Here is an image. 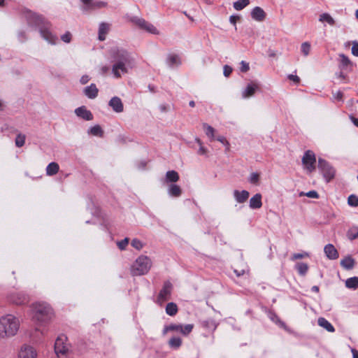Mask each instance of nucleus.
Returning <instances> with one entry per match:
<instances>
[{
	"label": "nucleus",
	"mask_w": 358,
	"mask_h": 358,
	"mask_svg": "<svg viewBox=\"0 0 358 358\" xmlns=\"http://www.w3.org/2000/svg\"><path fill=\"white\" fill-rule=\"evenodd\" d=\"M109 30V25L106 23L102 22L99 27V40L103 41L106 39V36Z\"/></svg>",
	"instance_id": "4be33fe9"
},
{
	"label": "nucleus",
	"mask_w": 358,
	"mask_h": 358,
	"mask_svg": "<svg viewBox=\"0 0 358 358\" xmlns=\"http://www.w3.org/2000/svg\"><path fill=\"white\" fill-rule=\"evenodd\" d=\"M173 285L171 282L166 281L160 290L156 300V303L162 306L166 301L171 299Z\"/></svg>",
	"instance_id": "0eeeda50"
},
{
	"label": "nucleus",
	"mask_w": 358,
	"mask_h": 358,
	"mask_svg": "<svg viewBox=\"0 0 358 358\" xmlns=\"http://www.w3.org/2000/svg\"><path fill=\"white\" fill-rule=\"evenodd\" d=\"M193 328L194 325L192 324L185 325L180 324H171L164 328L163 334H166L169 331H176L180 333L182 336H186L192 332Z\"/></svg>",
	"instance_id": "423d86ee"
},
{
	"label": "nucleus",
	"mask_w": 358,
	"mask_h": 358,
	"mask_svg": "<svg viewBox=\"0 0 358 358\" xmlns=\"http://www.w3.org/2000/svg\"><path fill=\"white\" fill-rule=\"evenodd\" d=\"M348 237L350 240H354L358 238V227H353L348 231Z\"/></svg>",
	"instance_id": "e433bc0d"
},
{
	"label": "nucleus",
	"mask_w": 358,
	"mask_h": 358,
	"mask_svg": "<svg viewBox=\"0 0 358 358\" xmlns=\"http://www.w3.org/2000/svg\"><path fill=\"white\" fill-rule=\"evenodd\" d=\"M26 136L24 134H18L15 138V145L18 148L22 147L25 143Z\"/></svg>",
	"instance_id": "72a5a7b5"
},
{
	"label": "nucleus",
	"mask_w": 358,
	"mask_h": 358,
	"mask_svg": "<svg viewBox=\"0 0 358 358\" xmlns=\"http://www.w3.org/2000/svg\"><path fill=\"white\" fill-rule=\"evenodd\" d=\"M317 324L320 327L324 328L329 332L333 333L335 331V329L333 325L324 317H319L317 320Z\"/></svg>",
	"instance_id": "412c9836"
},
{
	"label": "nucleus",
	"mask_w": 358,
	"mask_h": 358,
	"mask_svg": "<svg viewBox=\"0 0 358 358\" xmlns=\"http://www.w3.org/2000/svg\"><path fill=\"white\" fill-rule=\"evenodd\" d=\"M182 345V340L179 337H172L169 341V345L173 349L179 348Z\"/></svg>",
	"instance_id": "2f4dec72"
},
{
	"label": "nucleus",
	"mask_w": 358,
	"mask_h": 358,
	"mask_svg": "<svg viewBox=\"0 0 358 358\" xmlns=\"http://www.w3.org/2000/svg\"><path fill=\"white\" fill-rule=\"evenodd\" d=\"M352 121L355 126L358 127V118L352 117Z\"/></svg>",
	"instance_id": "0e129e2a"
},
{
	"label": "nucleus",
	"mask_w": 358,
	"mask_h": 358,
	"mask_svg": "<svg viewBox=\"0 0 358 358\" xmlns=\"http://www.w3.org/2000/svg\"><path fill=\"white\" fill-rule=\"evenodd\" d=\"M258 88L259 86L255 83H250L248 84L246 87L242 92V97L243 99H248L250 96H252Z\"/></svg>",
	"instance_id": "ddd939ff"
},
{
	"label": "nucleus",
	"mask_w": 358,
	"mask_h": 358,
	"mask_svg": "<svg viewBox=\"0 0 358 358\" xmlns=\"http://www.w3.org/2000/svg\"><path fill=\"white\" fill-rule=\"evenodd\" d=\"M223 69H223V70H224V71H223V73H224V76H226V77H229V75H230V74L231 73V72H232V68H231V67H230V66H228V65H225V66H224V68H223Z\"/></svg>",
	"instance_id": "603ef678"
},
{
	"label": "nucleus",
	"mask_w": 358,
	"mask_h": 358,
	"mask_svg": "<svg viewBox=\"0 0 358 358\" xmlns=\"http://www.w3.org/2000/svg\"><path fill=\"white\" fill-rule=\"evenodd\" d=\"M37 352L36 350L27 345H24L19 350L17 358H36Z\"/></svg>",
	"instance_id": "9d476101"
},
{
	"label": "nucleus",
	"mask_w": 358,
	"mask_h": 358,
	"mask_svg": "<svg viewBox=\"0 0 358 358\" xmlns=\"http://www.w3.org/2000/svg\"><path fill=\"white\" fill-rule=\"evenodd\" d=\"M129 239L128 238H125L123 240H122L121 241H118L117 243L118 248L121 250H124L129 243Z\"/></svg>",
	"instance_id": "de8ad7c7"
},
{
	"label": "nucleus",
	"mask_w": 358,
	"mask_h": 358,
	"mask_svg": "<svg viewBox=\"0 0 358 358\" xmlns=\"http://www.w3.org/2000/svg\"><path fill=\"white\" fill-rule=\"evenodd\" d=\"M166 62L171 67L178 66L181 64L179 57L175 54L169 55L167 57Z\"/></svg>",
	"instance_id": "b1692460"
},
{
	"label": "nucleus",
	"mask_w": 358,
	"mask_h": 358,
	"mask_svg": "<svg viewBox=\"0 0 358 358\" xmlns=\"http://www.w3.org/2000/svg\"><path fill=\"white\" fill-rule=\"evenodd\" d=\"M307 256H308V253H295L292 255V259L295 260L298 259H302Z\"/></svg>",
	"instance_id": "864d4df0"
},
{
	"label": "nucleus",
	"mask_w": 358,
	"mask_h": 358,
	"mask_svg": "<svg viewBox=\"0 0 358 358\" xmlns=\"http://www.w3.org/2000/svg\"><path fill=\"white\" fill-rule=\"evenodd\" d=\"M348 203L350 206L353 207L358 206V196L356 195L352 194L349 196L348 199Z\"/></svg>",
	"instance_id": "ea45409f"
},
{
	"label": "nucleus",
	"mask_w": 358,
	"mask_h": 358,
	"mask_svg": "<svg viewBox=\"0 0 358 358\" xmlns=\"http://www.w3.org/2000/svg\"><path fill=\"white\" fill-rule=\"evenodd\" d=\"M345 286L350 289H356L358 287V277L348 278L345 281Z\"/></svg>",
	"instance_id": "7c9ffc66"
},
{
	"label": "nucleus",
	"mask_w": 358,
	"mask_h": 358,
	"mask_svg": "<svg viewBox=\"0 0 358 358\" xmlns=\"http://www.w3.org/2000/svg\"><path fill=\"white\" fill-rule=\"evenodd\" d=\"M216 140L218 141L219 142L222 143V144H223L226 146L227 151L229 150V148H230L229 143L224 136H217Z\"/></svg>",
	"instance_id": "09e8293b"
},
{
	"label": "nucleus",
	"mask_w": 358,
	"mask_h": 358,
	"mask_svg": "<svg viewBox=\"0 0 358 358\" xmlns=\"http://www.w3.org/2000/svg\"><path fill=\"white\" fill-rule=\"evenodd\" d=\"M234 272L236 273L237 276H241L243 275L245 273L244 270H242L241 272H238V271L235 270Z\"/></svg>",
	"instance_id": "69168bd1"
},
{
	"label": "nucleus",
	"mask_w": 358,
	"mask_h": 358,
	"mask_svg": "<svg viewBox=\"0 0 358 358\" xmlns=\"http://www.w3.org/2000/svg\"><path fill=\"white\" fill-rule=\"evenodd\" d=\"M83 92L86 96L92 99L97 96L99 90L96 85L92 83L90 86L86 87L84 89Z\"/></svg>",
	"instance_id": "a211bd4d"
},
{
	"label": "nucleus",
	"mask_w": 358,
	"mask_h": 358,
	"mask_svg": "<svg viewBox=\"0 0 358 358\" xmlns=\"http://www.w3.org/2000/svg\"><path fill=\"white\" fill-rule=\"evenodd\" d=\"M249 195V192L246 190H242L241 192L238 190L234 191V196L236 201L239 203L245 202L248 200Z\"/></svg>",
	"instance_id": "aec40b11"
},
{
	"label": "nucleus",
	"mask_w": 358,
	"mask_h": 358,
	"mask_svg": "<svg viewBox=\"0 0 358 358\" xmlns=\"http://www.w3.org/2000/svg\"><path fill=\"white\" fill-rule=\"evenodd\" d=\"M303 195H306V196H308L309 198H313V199H317L319 197L318 193L315 190H311L306 193L301 192L299 194V196H303Z\"/></svg>",
	"instance_id": "a18cd8bd"
},
{
	"label": "nucleus",
	"mask_w": 358,
	"mask_h": 358,
	"mask_svg": "<svg viewBox=\"0 0 358 358\" xmlns=\"http://www.w3.org/2000/svg\"><path fill=\"white\" fill-rule=\"evenodd\" d=\"M352 53L358 57V43L354 42L352 47Z\"/></svg>",
	"instance_id": "6e6d98bb"
},
{
	"label": "nucleus",
	"mask_w": 358,
	"mask_h": 358,
	"mask_svg": "<svg viewBox=\"0 0 358 358\" xmlns=\"http://www.w3.org/2000/svg\"><path fill=\"white\" fill-rule=\"evenodd\" d=\"M61 39L65 43H70L71 41V34L69 31L66 32L61 36Z\"/></svg>",
	"instance_id": "8fccbe9b"
},
{
	"label": "nucleus",
	"mask_w": 358,
	"mask_h": 358,
	"mask_svg": "<svg viewBox=\"0 0 358 358\" xmlns=\"http://www.w3.org/2000/svg\"><path fill=\"white\" fill-rule=\"evenodd\" d=\"M196 143L199 145V149L198 150V154L201 155L207 154V149L202 145V143L199 138H196Z\"/></svg>",
	"instance_id": "49530a36"
},
{
	"label": "nucleus",
	"mask_w": 358,
	"mask_h": 358,
	"mask_svg": "<svg viewBox=\"0 0 358 358\" xmlns=\"http://www.w3.org/2000/svg\"><path fill=\"white\" fill-rule=\"evenodd\" d=\"M240 20V17L238 15H231L229 17V22L236 26V23L238 20Z\"/></svg>",
	"instance_id": "bf43d9fd"
},
{
	"label": "nucleus",
	"mask_w": 358,
	"mask_h": 358,
	"mask_svg": "<svg viewBox=\"0 0 358 358\" xmlns=\"http://www.w3.org/2000/svg\"><path fill=\"white\" fill-rule=\"evenodd\" d=\"M152 266L151 259L146 255H140L132 264L130 273L132 276H139L147 274Z\"/></svg>",
	"instance_id": "7ed1b4c3"
},
{
	"label": "nucleus",
	"mask_w": 358,
	"mask_h": 358,
	"mask_svg": "<svg viewBox=\"0 0 358 358\" xmlns=\"http://www.w3.org/2000/svg\"><path fill=\"white\" fill-rule=\"evenodd\" d=\"M90 133L93 136H102L103 130L99 125H95L90 128Z\"/></svg>",
	"instance_id": "c9c22d12"
},
{
	"label": "nucleus",
	"mask_w": 358,
	"mask_h": 358,
	"mask_svg": "<svg viewBox=\"0 0 358 358\" xmlns=\"http://www.w3.org/2000/svg\"><path fill=\"white\" fill-rule=\"evenodd\" d=\"M318 169L322 172L327 182H329L335 176V169L324 159H318Z\"/></svg>",
	"instance_id": "6e6552de"
},
{
	"label": "nucleus",
	"mask_w": 358,
	"mask_h": 358,
	"mask_svg": "<svg viewBox=\"0 0 358 358\" xmlns=\"http://www.w3.org/2000/svg\"><path fill=\"white\" fill-rule=\"evenodd\" d=\"M334 98L338 101H342L343 93L341 91H337L333 94Z\"/></svg>",
	"instance_id": "4d7b16f0"
},
{
	"label": "nucleus",
	"mask_w": 358,
	"mask_h": 358,
	"mask_svg": "<svg viewBox=\"0 0 358 358\" xmlns=\"http://www.w3.org/2000/svg\"><path fill=\"white\" fill-rule=\"evenodd\" d=\"M326 256L330 259H336L338 252L332 244H327L324 248Z\"/></svg>",
	"instance_id": "f3484780"
},
{
	"label": "nucleus",
	"mask_w": 358,
	"mask_h": 358,
	"mask_svg": "<svg viewBox=\"0 0 358 358\" xmlns=\"http://www.w3.org/2000/svg\"><path fill=\"white\" fill-rule=\"evenodd\" d=\"M203 129L206 133V135L210 138V140H214L215 137V129L211 126L208 125L206 123L203 124Z\"/></svg>",
	"instance_id": "c756f323"
},
{
	"label": "nucleus",
	"mask_w": 358,
	"mask_h": 358,
	"mask_svg": "<svg viewBox=\"0 0 358 358\" xmlns=\"http://www.w3.org/2000/svg\"><path fill=\"white\" fill-rule=\"evenodd\" d=\"M287 77L290 80H292L296 83H299L300 81V78L296 75L289 74V75H288Z\"/></svg>",
	"instance_id": "13d9d810"
},
{
	"label": "nucleus",
	"mask_w": 358,
	"mask_h": 358,
	"mask_svg": "<svg viewBox=\"0 0 358 358\" xmlns=\"http://www.w3.org/2000/svg\"><path fill=\"white\" fill-rule=\"evenodd\" d=\"M34 18L36 19V23L37 25H41L43 24H45V19L41 16L38 15H35Z\"/></svg>",
	"instance_id": "3c124183"
},
{
	"label": "nucleus",
	"mask_w": 358,
	"mask_h": 358,
	"mask_svg": "<svg viewBox=\"0 0 358 358\" xmlns=\"http://www.w3.org/2000/svg\"><path fill=\"white\" fill-rule=\"evenodd\" d=\"M249 69H250V67H249L248 63H247L244 61H242L241 62V71L242 72H247L249 70Z\"/></svg>",
	"instance_id": "5fc2aeb1"
},
{
	"label": "nucleus",
	"mask_w": 358,
	"mask_h": 358,
	"mask_svg": "<svg viewBox=\"0 0 358 358\" xmlns=\"http://www.w3.org/2000/svg\"><path fill=\"white\" fill-rule=\"evenodd\" d=\"M144 29L150 34H159V31L157 30V29L153 24L149 23L148 22Z\"/></svg>",
	"instance_id": "37998d69"
},
{
	"label": "nucleus",
	"mask_w": 358,
	"mask_h": 358,
	"mask_svg": "<svg viewBox=\"0 0 358 358\" xmlns=\"http://www.w3.org/2000/svg\"><path fill=\"white\" fill-rule=\"evenodd\" d=\"M71 348L66 336L61 335L57 337L55 343V351L58 357L65 358L70 353Z\"/></svg>",
	"instance_id": "39448f33"
},
{
	"label": "nucleus",
	"mask_w": 358,
	"mask_h": 358,
	"mask_svg": "<svg viewBox=\"0 0 358 358\" xmlns=\"http://www.w3.org/2000/svg\"><path fill=\"white\" fill-rule=\"evenodd\" d=\"M20 326L18 317L7 314L0 317V338L11 337L17 334Z\"/></svg>",
	"instance_id": "f03ea898"
},
{
	"label": "nucleus",
	"mask_w": 358,
	"mask_h": 358,
	"mask_svg": "<svg viewBox=\"0 0 358 358\" xmlns=\"http://www.w3.org/2000/svg\"><path fill=\"white\" fill-rule=\"evenodd\" d=\"M178 310L176 303L173 302L168 303L166 306V313L170 316H174L177 314Z\"/></svg>",
	"instance_id": "cd10ccee"
},
{
	"label": "nucleus",
	"mask_w": 358,
	"mask_h": 358,
	"mask_svg": "<svg viewBox=\"0 0 358 358\" xmlns=\"http://www.w3.org/2000/svg\"><path fill=\"white\" fill-rule=\"evenodd\" d=\"M110 52L114 62L112 73L115 78H120L128 72L127 66L130 63L129 55L125 50L116 47L112 48Z\"/></svg>",
	"instance_id": "f257e3e1"
},
{
	"label": "nucleus",
	"mask_w": 358,
	"mask_h": 358,
	"mask_svg": "<svg viewBox=\"0 0 358 358\" xmlns=\"http://www.w3.org/2000/svg\"><path fill=\"white\" fill-rule=\"evenodd\" d=\"M262 194L259 193H257L251 197L250 199V208L252 209L260 208L262 206Z\"/></svg>",
	"instance_id": "6ab92c4d"
},
{
	"label": "nucleus",
	"mask_w": 358,
	"mask_h": 358,
	"mask_svg": "<svg viewBox=\"0 0 358 358\" xmlns=\"http://www.w3.org/2000/svg\"><path fill=\"white\" fill-rule=\"evenodd\" d=\"M249 182L254 185H258L259 180V174L256 172H253L250 175Z\"/></svg>",
	"instance_id": "58836bf2"
},
{
	"label": "nucleus",
	"mask_w": 358,
	"mask_h": 358,
	"mask_svg": "<svg viewBox=\"0 0 358 358\" xmlns=\"http://www.w3.org/2000/svg\"><path fill=\"white\" fill-rule=\"evenodd\" d=\"M312 290H313V292H319V287H318L317 286H313V287H312Z\"/></svg>",
	"instance_id": "774afa93"
},
{
	"label": "nucleus",
	"mask_w": 358,
	"mask_h": 358,
	"mask_svg": "<svg viewBox=\"0 0 358 358\" xmlns=\"http://www.w3.org/2000/svg\"><path fill=\"white\" fill-rule=\"evenodd\" d=\"M319 21L321 22H326L331 26H333L335 24L334 19L327 13L321 14L319 17Z\"/></svg>",
	"instance_id": "c85d7f7f"
},
{
	"label": "nucleus",
	"mask_w": 358,
	"mask_h": 358,
	"mask_svg": "<svg viewBox=\"0 0 358 358\" xmlns=\"http://www.w3.org/2000/svg\"><path fill=\"white\" fill-rule=\"evenodd\" d=\"M33 318L39 322L49 321L53 315L52 309L46 303L38 302L31 306Z\"/></svg>",
	"instance_id": "20e7f679"
},
{
	"label": "nucleus",
	"mask_w": 358,
	"mask_h": 358,
	"mask_svg": "<svg viewBox=\"0 0 358 358\" xmlns=\"http://www.w3.org/2000/svg\"><path fill=\"white\" fill-rule=\"evenodd\" d=\"M315 162L316 158L314 152L311 150H307L302 157V164L304 168L309 173H311L315 169Z\"/></svg>",
	"instance_id": "1a4fd4ad"
},
{
	"label": "nucleus",
	"mask_w": 358,
	"mask_h": 358,
	"mask_svg": "<svg viewBox=\"0 0 358 358\" xmlns=\"http://www.w3.org/2000/svg\"><path fill=\"white\" fill-rule=\"evenodd\" d=\"M75 113L77 116L85 120H92L93 115L92 113L86 108L85 106H81L75 110Z\"/></svg>",
	"instance_id": "4468645a"
},
{
	"label": "nucleus",
	"mask_w": 358,
	"mask_h": 358,
	"mask_svg": "<svg viewBox=\"0 0 358 358\" xmlns=\"http://www.w3.org/2000/svg\"><path fill=\"white\" fill-rule=\"evenodd\" d=\"M133 22L139 27L143 29L145 28V26L148 23V22H146L144 19L138 17H134L133 19Z\"/></svg>",
	"instance_id": "79ce46f5"
},
{
	"label": "nucleus",
	"mask_w": 358,
	"mask_h": 358,
	"mask_svg": "<svg viewBox=\"0 0 358 358\" xmlns=\"http://www.w3.org/2000/svg\"><path fill=\"white\" fill-rule=\"evenodd\" d=\"M131 245L132 247H134L135 249L138 250H141L144 246V244L137 238H134L131 241Z\"/></svg>",
	"instance_id": "a19ab883"
},
{
	"label": "nucleus",
	"mask_w": 358,
	"mask_h": 358,
	"mask_svg": "<svg viewBox=\"0 0 358 358\" xmlns=\"http://www.w3.org/2000/svg\"><path fill=\"white\" fill-rule=\"evenodd\" d=\"M90 80V78L87 75H85V76H83L80 78V83L81 84L83 85H85L87 83H88V81Z\"/></svg>",
	"instance_id": "680f3d73"
},
{
	"label": "nucleus",
	"mask_w": 358,
	"mask_h": 358,
	"mask_svg": "<svg viewBox=\"0 0 358 358\" xmlns=\"http://www.w3.org/2000/svg\"><path fill=\"white\" fill-rule=\"evenodd\" d=\"M168 193L171 196L179 197L182 194V189L178 185L171 184L169 187Z\"/></svg>",
	"instance_id": "393cba45"
},
{
	"label": "nucleus",
	"mask_w": 358,
	"mask_h": 358,
	"mask_svg": "<svg viewBox=\"0 0 358 358\" xmlns=\"http://www.w3.org/2000/svg\"><path fill=\"white\" fill-rule=\"evenodd\" d=\"M250 3V0H238L235 1L233 6L235 10H241Z\"/></svg>",
	"instance_id": "473e14b6"
},
{
	"label": "nucleus",
	"mask_w": 358,
	"mask_h": 358,
	"mask_svg": "<svg viewBox=\"0 0 358 358\" xmlns=\"http://www.w3.org/2000/svg\"><path fill=\"white\" fill-rule=\"evenodd\" d=\"M339 57L341 59V65L342 66L343 68L347 67L348 65L350 64V61L347 56H345L343 54H341L339 55Z\"/></svg>",
	"instance_id": "c03bdc74"
},
{
	"label": "nucleus",
	"mask_w": 358,
	"mask_h": 358,
	"mask_svg": "<svg viewBox=\"0 0 358 358\" xmlns=\"http://www.w3.org/2000/svg\"><path fill=\"white\" fill-rule=\"evenodd\" d=\"M251 17L256 21L262 22L265 19L266 13L262 8L256 6L251 12Z\"/></svg>",
	"instance_id": "2eb2a0df"
},
{
	"label": "nucleus",
	"mask_w": 358,
	"mask_h": 358,
	"mask_svg": "<svg viewBox=\"0 0 358 358\" xmlns=\"http://www.w3.org/2000/svg\"><path fill=\"white\" fill-rule=\"evenodd\" d=\"M41 36L51 44H55L57 40V36H54L48 29L40 28Z\"/></svg>",
	"instance_id": "dca6fc26"
},
{
	"label": "nucleus",
	"mask_w": 358,
	"mask_h": 358,
	"mask_svg": "<svg viewBox=\"0 0 358 358\" xmlns=\"http://www.w3.org/2000/svg\"><path fill=\"white\" fill-rule=\"evenodd\" d=\"M353 358H358V352L357 350H352Z\"/></svg>",
	"instance_id": "338daca9"
},
{
	"label": "nucleus",
	"mask_w": 358,
	"mask_h": 358,
	"mask_svg": "<svg viewBox=\"0 0 358 358\" xmlns=\"http://www.w3.org/2000/svg\"><path fill=\"white\" fill-rule=\"evenodd\" d=\"M9 300L16 305H24L29 302V296L21 292L13 293L9 296Z\"/></svg>",
	"instance_id": "9b49d317"
},
{
	"label": "nucleus",
	"mask_w": 358,
	"mask_h": 358,
	"mask_svg": "<svg viewBox=\"0 0 358 358\" xmlns=\"http://www.w3.org/2000/svg\"><path fill=\"white\" fill-rule=\"evenodd\" d=\"M179 180V175L176 171H169L166 173L167 182H176Z\"/></svg>",
	"instance_id": "bb28decb"
},
{
	"label": "nucleus",
	"mask_w": 358,
	"mask_h": 358,
	"mask_svg": "<svg viewBox=\"0 0 358 358\" xmlns=\"http://www.w3.org/2000/svg\"><path fill=\"white\" fill-rule=\"evenodd\" d=\"M301 50L304 56H308L310 51V44L308 42H304L301 44Z\"/></svg>",
	"instance_id": "4c0bfd02"
},
{
	"label": "nucleus",
	"mask_w": 358,
	"mask_h": 358,
	"mask_svg": "<svg viewBox=\"0 0 358 358\" xmlns=\"http://www.w3.org/2000/svg\"><path fill=\"white\" fill-rule=\"evenodd\" d=\"M59 170V164L56 162H51L46 167V175L49 176H55L58 173Z\"/></svg>",
	"instance_id": "5701e85b"
},
{
	"label": "nucleus",
	"mask_w": 358,
	"mask_h": 358,
	"mask_svg": "<svg viewBox=\"0 0 358 358\" xmlns=\"http://www.w3.org/2000/svg\"><path fill=\"white\" fill-rule=\"evenodd\" d=\"M108 71H109V68L106 66H102L101 69V72L103 75L107 73Z\"/></svg>",
	"instance_id": "e2e57ef3"
},
{
	"label": "nucleus",
	"mask_w": 358,
	"mask_h": 358,
	"mask_svg": "<svg viewBox=\"0 0 358 358\" xmlns=\"http://www.w3.org/2000/svg\"><path fill=\"white\" fill-rule=\"evenodd\" d=\"M341 265L345 269H352L355 266V260L351 257H346L341 261Z\"/></svg>",
	"instance_id": "a878e982"
},
{
	"label": "nucleus",
	"mask_w": 358,
	"mask_h": 358,
	"mask_svg": "<svg viewBox=\"0 0 358 358\" xmlns=\"http://www.w3.org/2000/svg\"><path fill=\"white\" fill-rule=\"evenodd\" d=\"M104 6H106V3L104 2H97L91 5L92 8H102Z\"/></svg>",
	"instance_id": "052dcab7"
},
{
	"label": "nucleus",
	"mask_w": 358,
	"mask_h": 358,
	"mask_svg": "<svg viewBox=\"0 0 358 358\" xmlns=\"http://www.w3.org/2000/svg\"><path fill=\"white\" fill-rule=\"evenodd\" d=\"M296 268L300 275H304L308 270V266L307 264L301 262L296 265Z\"/></svg>",
	"instance_id": "f704fd0d"
},
{
	"label": "nucleus",
	"mask_w": 358,
	"mask_h": 358,
	"mask_svg": "<svg viewBox=\"0 0 358 358\" xmlns=\"http://www.w3.org/2000/svg\"><path fill=\"white\" fill-rule=\"evenodd\" d=\"M108 105L115 113H120L124 110V105L118 96H113L108 102Z\"/></svg>",
	"instance_id": "f8f14e48"
}]
</instances>
